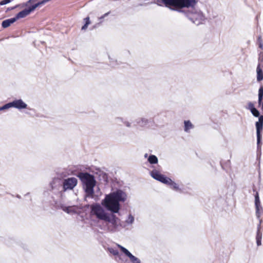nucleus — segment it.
I'll return each mask as SVG.
<instances>
[{
  "label": "nucleus",
  "mask_w": 263,
  "mask_h": 263,
  "mask_svg": "<svg viewBox=\"0 0 263 263\" xmlns=\"http://www.w3.org/2000/svg\"><path fill=\"white\" fill-rule=\"evenodd\" d=\"M255 108V107H254V104L251 102H249L248 103L247 106L246 107V108L248 110H249L250 111Z\"/></svg>",
  "instance_id": "obj_23"
},
{
  "label": "nucleus",
  "mask_w": 263,
  "mask_h": 263,
  "mask_svg": "<svg viewBox=\"0 0 263 263\" xmlns=\"http://www.w3.org/2000/svg\"><path fill=\"white\" fill-rule=\"evenodd\" d=\"M262 238V233L261 231H257L256 239H261Z\"/></svg>",
  "instance_id": "obj_28"
},
{
  "label": "nucleus",
  "mask_w": 263,
  "mask_h": 263,
  "mask_svg": "<svg viewBox=\"0 0 263 263\" xmlns=\"http://www.w3.org/2000/svg\"><path fill=\"white\" fill-rule=\"evenodd\" d=\"M251 112L254 117L259 118L258 121L255 123V126L257 135V152H260V143L261 139V133L263 129V115L260 116L259 111L256 108L251 110Z\"/></svg>",
  "instance_id": "obj_4"
},
{
  "label": "nucleus",
  "mask_w": 263,
  "mask_h": 263,
  "mask_svg": "<svg viewBox=\"0 0 263 263\" xmlns=\"http://www.w3.org/2000/svg\"><path fill=\"white\" fill-rule=\"evenodd\" d=\"M91 214L102 220H105L109 215L106 213L103 208L99 203L93 204L90 205Z\"/></svg>",
  "instance_id": "obj_5"
},
{
  "label": "nucleus",
  "mask_w": 263,
  "mask_h": 263,
  "mask_svg": "<svg viewBox=\"0 0 263 263\" xmlns=\"http://www.w3.org/2000/svg\"><path fill=\"white\" fill-rule=\"evenodd\" d=\"M116 120L117 122H122L123 123V124H124L125 126H126L127 127H133V126H136L137 124H134L133 125V122H129V121H124L123 119L121 118H117L116 119Z\"/></svg>",
  "instance_id": "obj_18"
},
{
  "label": "nucleus",
  "mask_w": 263,
  "mask_h": 263,
  "mask_svg": "<svg viewBox=\"0 0 263 263\" xmlns=\"http://www.w3.org/2000/svg\"><path fill=\"white\" fill-rule=\"evenodd\" d=\"M258 99H263V86H261L259 88Z\"/></svg>",
  "instance_id": "obj_25"
},
{
  "label": "nucleus",
  "mask_w": 263,
  "mask_h": 263,
  "mask_svg": "<svg viewBox=\"0 0 263 263\" xmlns=\"http://www.w3.org/2000/svg\"><path fill=\"white\" fill-rule=\"evenodd\" d=\"M12 107L17 108L18 109H22L26 108L27 104L25 103L22 99H17L11 102Z\"/></svg>",
  "instance_id": "obj_10"
},
{
  "label": "nucleus",
  "mask_w": 263,
  "mask_h": 263,
  "mask_svg": "<svg viewBox=\"0 0 263 263\" xmlns=\"http://www.w3.org/2000/svg\"><path fill=\"white\" fill-rule=\"evenodd\" d=\"M34 10L31 6L28 9H25L18 12L15 17V18H16V20L19 18H24L27 16L28 15H29L30 13V12H32Z\"/></svg>",
  "instance_id": "obj_12"
},
{
  "label": "nucleus",
  "mask_w": 263,
  "mask_h": 263,
  "mask_svg": "<svg viewBox=\"0 0 263 263\" xmlns=\"http://www.w3.org/2000/svg\"><path fill=\"white\" fill-rule=\"evenodd\" d=\"M109 251L110 253L114 255H118L119 254V252L117 250L114 249L113 248H109Z\"/></svg>",
  "instance_id": "obj_26"
},
{
  "label": "nucleus",
  "mask_w": 263,
  "mask_h": 263,
  "mask_svg": "<svg viewBox=\"0 0 263 263\" xmlns=\"http://www.w3.org/2000/svg\"><path fill=\"white\" fill-rule=\"evenodd\" d=\"M148 123V120L144 118H142L136 120L137 125H139L140 126H144L146 125Z\"/></svg>",
  "instance_id": "obj_19"
},
{
  "label": "nucleus",
  "mask_w": 263,
  "mask_h": 263,
  "mask_svg": "<svg viewBox=\"0 0 263 263\" xmlns=\"http://www.w3.org/2000/svg\"><path fill=\"white\" fill-rule=\"evenodd\" d=\"M157 3L161 6L164 4L166 7H173L175 10L183 13L194 24L199 25L205 21V17L202 12L195 8L196 0H157Z\"/></svg>",
  "instance_id": "obj_2"
},
{
  "label": "nucleus",
  "mask_w": 263,
  "mask_h": 263,
  "mask_svg": "<svg viewBox=\"0 0 263 263\" xmlns=\"http://www.w3.org/2000/svg\"><path fill=\"white\" fill-rule=\"evenodd\" d=\"M184 130L186 133H189L190 129L194 127V125L189 120H185L184 121Z\"/></svg>",
  "instance_id": "obj_17"
},
{
  "label": "nucleus",
  "mask_w": 263,
  "mask_h": 263,
  "mask_svg": "<svg viewBox=\"0 0 263 263\" xmlns=\"http://www.w3.org/2000/svg\"><path fill=\"white\" fill-rule=\"evenodd\" d=\"M109 12H107L106 13H105L103 15H102V16L100 17L99 18V20H102L103 18H104L105 17L107 16L108 14H109Z\"/></svg>",
  "instance_id": "obj_29"
},
{
  "label": "nucleus",
  "mask_w": 263,
  "mask_h": 263,
  "mask_svg": "<svg viewBox=\"0 0 263 263\" xmlns=\"http://www.w3.org/2000/svg\"><path fill=\"white\" fill-rule=\"evenodd\" d=\"M259 219V224H261V222H262V220L261 219L258 218Z\"/></svg>",
  "instance_id": "obj_36"
},
{
  "label": "nucleus",
  "mask_w": 263,
  "mask_h": 263,
  "mask_svg": "<svg viewBox=\"0 0 263 263\" xmlns=\"http://www.w3.org/2000/svg\"><path fill=\"white\" fill-rule=\"evenodd\" d=\"M61 209L66 212L68 214H73L74 213H76L78 210V207L77 206H66L65 205L61 206Z\"/></svg>",
  "instance_id": "obj_14"
},
{
  "label": "nucleus",
  "mask_w": 263,
  "mask_h": 263,
  "mask_svg": "<svg viewBox=\"0 0 263 263\" xmlns=\"http://www.w3.org/2000/svg\"><path fill=\"white\" fill-rule=\"evenodd\" d=\"M78 184V179L75 177H70L62 181V191L73 190Z\"/></svg>",
  "instance_id": "obj_6"
},
{
  "label": "nucleus",
  "mask_w": 263,
  "mask_h": 263,
  "mask_svg": "<svg viewBox=\"0 0 263 263\" xmlns=\"http://www.w3.org/2000/svg\"><path fill=\"white\" fill-rule=\"evenodd\" d=\"M256 243L258 246H259L261 245V239H256Z\"/></svg>",
  "instance_id": "obj_31"
},
{
  "label": "nucleus",
  "mask_w": 263,
  "mask_h": 263,
  "mask_svg": "<svg viewBox=\"0 0 263 263\" xmlns=\"http://www.w3.org/2000/svg\"><path fill=\"white\" fill-rule=\"evenodd\" d=\"M12 107L11 102H9L2 107H0V111L6 110Z\"/></svg>",
  "instance_id": "obj_24"
},
{
  "label": "nucleus",
  "mask_w": 263,
  "mask_h": 263,
  "mask_svg": "<svg viewBox=\"0 0 263 263\" xmlns=\"http://www.w3.org/2000/svg\"><path fill=\"white\" fill-rule=\"evenodd\" d=\"M262 101H263L262 99H258V103L259 106L261 105V104L262 105Z\"/></svg>",
  "instance_id": "obj_33"
},
{
  "label": "nucleus",
  "mask_w": 263,
  "mask_h": 263,
  "mask_svg": "<svg viewBox=\"0 0 263 263\" xmlns=\"http://www.w3.org/2000/svg\"><path fill=\"white\" fill-rule=\"evenodd\" d=\"M84 20L85 21V23H88V25L90 24V22L89 21V18L88 17H86Z\"/></svg>",
  "instance_id": "obj_32"
},
{
  "label": "nucleus",
  "mask_w": 263,
  "mask_h": 263,
  "mask_svg": "<svg viewBox=\"0 0 263 263\" xmlns=\"http://www.w3.org/2000/svg\"><path fill=\"white\" fill-rule=\"evenodd\" d=\"M118 247L120 249L122 252L124 253V254L129 257L132 263H141V260L138 257L134 256L127 249L120 245H117Z\"/></svg>",
  "instance_id": "obj_8"
},
{
  "label": "nucleus",
  "mask_w": 263,
  "mask_h": 263,
  "mask_svg": "<svg viewBox=\"0 0 263 263\" xmlns=\"http://www.w3.org/2000/svg\"><path fill=\"white\" fill-rule=\"evenodd\" d=\"M258 42L259 43V47L261 49L263 48V41L261 37V36L258 37Z\"/></svg>",
  "instance_id": "obj_27"
},
{
  "label": "nucleus",
  "mask_w": 263,
  "mask_h": 263,
  "mask_svg": "<svg viewBox=\"0 0 263 263\" xmlns=\"http://www.w3.org/2000/svg\"><path fill=\"white\" fill-rule=\"evenodd\" d=\"M127 196L125 192L118 190L108 195H107L102 202L103 205L107 210L113 214L108 215L104 220L108 222L107 229L109 232H115L118 230V228L122 224L120 222V219L114 213H118L120 209V202H124L127 199Z\"/></svg>",
  "instance_id": "obj_1"
},
{
  "label": "nucleus",
  "mask_w": 263,
  "mask_h": 263,
  "mask_svg": "<svg viewBox=\"0 0 263 263\" xmlns=\"http://www.w3.org/2000/svg\"><path fill=\"white\" fill-rule=\"evenodd\" d=\"M151 176L155 179L158 180L159 181L163 183L164 184H167L169 182H171V179L165 177L164 175L161 174L158 171L154 170L151 172Z\"/></svg>",
  "instance_id": "obj_7"
},
{
  "label": "nucleus",
  "mask_w": 263,
  "mask_h": 263,
  "mask_svg": "<svg viewBox=\"0 0 263 263\" xmlns=\"http://www.w3.org/2000/svg\"><path fill=\"white\" fill-rule=\"evenodd\" d=\"M78 177L82 181L86 196L92 197L94 194V187L96 181L92 175L88 173H80Z\"/></svg>",
  "instance_id": "obj_3"
},
{
  "label": "nucleus",
  "mask_w": 263,
  "mask_h": 263,
  "mask_svg": "<svg viewBox=\"0 0 263 263\" xmlns=\"http://www.w3.org/2000/svg\"><path fill=\"white\" fill-rule=\"evenodd\" d=\"M167 184L171 185V187L175 191H180L179 185L172 180L171 182H169Z\"/></svg>",
  "instance_id": "obj_22"
},
{
  "label": "nucleus",
  "mask_w": 263,
  "mask_h": 263,
  "mask_svg": "<svg viewBox=\"0 0 263 263\" xmlns=\"http://www.w3.org/2000/svg\"><path fill=\"white\" fill-rule=\"evenodd\" d=\"M88 26V23H85L84 25L82 26V30H85L87 28Z\"/></svg>",
  "instance_id": "obj_30"
},
{
  "label": "nucleus",
  "mask_w": 263,
  "mask_h": 263,
  "mask_svg": "<svg viewBox=\"0 0 263 263\" xmlns=\"http://www.w3.org/2000/svg\"><path fill=\"white\" fill-rule=\"evenodd\" d=\"M135 221V217L133 215H132L131 214H129L127 215V218L126 219L125 221L122 223V224H120V227L125 228L127 226H131L132 225Z\"/></svg>",
  "instance_id": "obj_13"
},
{
  "label": "nucleus",
  "mask_w": 263,
  "mask_h": 263,
  "mask_svg": "<svg viewBox=\"0 0 263 263\" xmlns=\"http://www.w3.org/2000/svg\"><path fill=\"white\" fill-rule=\"evenodd\" d=\"M255 205L256 209V215L257 218H259L262 213L263 209L260 204L258 193H256L255 195Z\"/></svg>",
  "instance_id": "obj_9"
},
{
  "label": "nucleus",
  "mask_w": 263,
  "mask_h": 263,
  "mask_svg": "<svg viewBox=\"0 0 263 263\" xmlns=\"http://www.w3.org/2000/svg\"><path fill=\"white\" fill-rule=\"evenodd\" d=\"M261 109L263 110V101H262V105H261Z\"/></svg>",
  "instance_id": "obj_38"
},
{
  "label": "nucleus",
  "mask_w": 263,
  "mask_h": 263,
  "mask_svg": "<svg viewBox=\"0 0 263 263\" xmlns=\"http://www.w3.org/2000/svg\"><path fill=\"white\" fill-rule=\"evenodd\" d=\"M50 186L52 190H59L62 187V181L59 178H54L50 183Z\"/></svg>",
  "instance_id": "obj_11"
},
{
  "label": "nucleus",
  "mask_w": 263,
  "mask_h": 263,
  "mask_svg": "<svg viewBox=\"0 0 263 263\" xmlns=\"http://www.w3.org/2000/svg\"><path fill=\"white\" fill-rule=\"evenodd\" d=\"M37 0H29V1L28 2V3H34L35 2H36Z\"/></svg>",
  "instance_id": "obj_34"
},
{
  "label": "nucleus",
  "mask_w": 263,
  "mask_h": 263,
  "mask_svg": "<svg viewBox=\"0 0 263 263\" xmlns=\"http://www.w3.org/2000/svg\"><path fill=\"white\" fill-rule=\"evenodd\" d=\"M147 156H148V154H145L144 155V157H145V158H147Z\"/></svg>",
  "instance_id": "obj_37"
},
{
  "label": "nucleus",
  "mask_w": 263,
  "mask_h": 263,
  "mask_svg": "<svg viewBox=\"0 0 263 263\" xmlns=\"http://www.w3.org/2000/svg\"><path fill=\"white\" fill-rule=\"evenodd\" d=\"M148 162L151 164H157L158 162L157 157L154 155H151L147 159Z\"/></svg>",
  "instance_id": "obj_20"
},
{
  "label": "nucleus",
  "mask_w": 263,
  "mask_h": 263,
  "mask_svg": "<svg viewBox=\"0 0 263 263\" xmlns=\"http://www.w3.org/2000/svg\"><path fill=\"white\" fill-rule=\"evenodd\" d=\"M16 21L15 17L10 18L3 21L2 26L3 28H7Z\"/></svg>",
  "instance_id": "obj_15"
},
{
  "label": "nucleus",
  "mask_w": 263,
  "mask_h": 263,
  "mask_svg": "<svg viewBox=\"0 0 263 263\" xmlns=\"http://www.w3.org/2000/svg\"><path fill=\"white\" fill-rule=\"evenodd\" d=\"M257 80L259 82L263 80V71L260 67V64H258L257 69Z\"/></svg>",
  "instance_id": "obj_16"
},
{
  "label": "nucleus",
  "mask_w": 263,
  "mask_h": 263,
  "mask_svg": "<svg viewBox=\"0 0 263 263\" xmlns=\"http://www.w3.org/2000/svg\"><path fill=\"white\" fill-rule=\"evenodd\" d=\"M50 1V0H43L40 2H38L36 4H35L34 5H32L31 7H32V9H33V10H34L39 6H40L41 5H44L45 4H46V3Z\"/></svg>",
  "instance_id": "obj_21"
},
{
  "label": "nucleus",
  "mask_w": 263,
  "mask_h": 263,
  "mask_svg": "<svg viewBox=\"0 0 263 263\" xmlns=\"http://www.w3.org/2000/svg\"><path fill=\"white\" fill-rule=\"evenodd\" d=\"M260 229H261V224H259L257 226V231H260Z\"/></svg>",
  "instance_id": "obj_35"
}]
</instances>
